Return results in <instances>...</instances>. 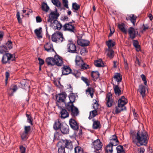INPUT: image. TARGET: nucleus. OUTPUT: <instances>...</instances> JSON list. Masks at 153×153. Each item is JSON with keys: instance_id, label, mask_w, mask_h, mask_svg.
Returning a JSON list of instances; mask_svg holds the SVG:
<instances>
[{"instance_id": "4468645a", "label": "nucleus", "mask_w": 153, "mask_h": 153, "mask_svg": "<svg viewBox=\"0 0 153 153\" xmlns=\"http://www.w3.org/2000/svg\"><path fill=\"white\" fill-rule=\"evenodd\" d=\"M106 100L107 106L108 107H111L113 104L112 95L110 94H107L106 95Z\"/></svg>"}, {"instance_id": "4c0bfd02", "label": "nucleus", "mask_w": 153, "mask_h": 153, "mask_svg": "<svg viewBox=\"0 0 153 153\" xmlns=\"http://www.w3.org/2000/svg\"><path fill=\"white\" fill-rule=\"evenodd\" d=\"M113 146L109 144L106 147L105 150L107 153H112Z\"/></svg>"}, {"instance_id": "473e14b6", "label": "nucleus", "mask_w": 153, "mask_h": 153, "mask_svg": "<svg viewBox=\"0 0 153 153\" xmlns=\"http://www.w3.org/2000/svg\"><path fill=\"white\" fill-rule=\"evenodd\" d=\"M94 64L97 67H101L104 66V64L101 59L95 61L94 62Z\"/></svg>"}, {"instance_id": "412c9836", "label": "nucleus", "mask_w": 153, "mask_h": 153, "mask_svg": "<svg viewBox=\"0 0 153 153\" xmlns=\"http://www.w3.org/2000/svg\"><path fill=\"white\" fill-rule=\"evenodd\" d=\"M128 33L130 38L131 39H133L135 37V32L134 28L132 27H130L128 29Z\"/></svg>"}, {"instance_id": "4be33fe9", "label": "nucleus", "mask_w": 153, "mask_h": 153, "mask_svg": "<svg viewBox=\"0 0 153 153\" xmlns=\"http://www.w3.org/2000/svg\"><path fill=\"white\" fill-rule=\"evenodd\" d=\"M17 87L16 85H12L11 86L10 89L8 90V93L10 96L13 95V93L15 92L17 89Z\"/></svg>"}, {"instance_id": "cd10ccee", "label": "nucleus", "mask_w": 153, "mask_h": 153, "mask_svg": "<svg viewBox=\"0 0 153 153\" xmlns=\"http://www.w3.org/2000/svg\"><path fill=\"white\" fill-rule=\"evenodd\" d=\"M61 143L59 142L58 143V153H65V148L62 145Z\"/></svg>"}, {"instance_id": "ea45409f", "label": "nucleus", "mask_w": 153, "mask_h": 153, "mask_svg": "<svg viewBox=\"0 0 153 153\" xmlns=\"http://www.w3.org/2000/svg\"><path fill=\"white\" fill-rule=\"evenodd\" d=\"M75 153H83V149L79 147H76L74 149Z\"/></svg>"}, {"instance_id": "09e8293b", "label": "nucleus", "mask_w": 153, "mask_h": 153, "mask_svg": "<svg viewBox=\"0 0 153 153\" xmlns=\"http://www.w3.org/2000/svg\"><path fill=\"white\" fill-rule=\"evenodd\" d=\"M62 3L63 5L65 7L68 9H69L68 5V0H62Z\"/></svg>"}, {"instance_id": "423d86ee", "label": "nucleus", "mask_w": 153, "mask_h": 153, "mask_svg": "<svg viewBox=\"0 0 153 153\" xmlns=\"http://www.w3.org/2000/svg\"><path fill=\"white\" fill-rule=\"evenodd\" d=\"M15 57L13 55L10 53H5L2 58V62L3 63H6L9 62L10 60L13 61Z\"/></svg>"}, {"instance_id": "5fc2aeb1", "label": "nucleus", "mask_w": 153, "mask_h": 153, "mask_svg": "<svg viewBox=\"0 0 153 153\" xmlns=\"http://www.w3.org/2000/svg\"><path fill=\"white\" fill-rule=\"evenodd\" d=\"M16 17L18 20V22L19 23H21L22 22V19L20 17V13L18 11L17 12V13L16 14Z\"/></svg>"}, {"instance_id": "5701e85b", "label": "nucleus", "mask_w": 153, "mask_h": 153, "mask_svg": "<svg viewBox=\"0 0 153 153\" xmlns=\"http://www.w3.org/2000/svg\"><path fill=\"white\" fill-rule=\"evenodd\" d=\"M61 117L62 118L65 119L68 117L69 114L67 110L65 108H62L60 111Z\"/></svg>"}, {"instance_id": "6e6d98bb", "label": "nucleus", "mask_w": 153, "mask_h": 153, "mask_svg": "<svg viewBox=\"0 0 153 153\" xmlns=\"http://www.w3.org/2000/svg\"><path fill=\"white\" fill-rule=\"evenodd\" d=\"M98 106L99 104L98 103L97 101H96L95 102H94L93 104V108L94 109V110H97V109L98 108Z\"/></svg>"}, {"instance_id": "338daca9", "label": "nucleus", "mask_w": 153, "mask_h": 153, "mask_svg": "<svg viewBox=\"0 0 153 153\" xmlns=\"http://www.w3.org/2000/svg\"><path fill=\"white\" fill-rule=\"evenodd\" d=\"M133 45L134 47L139 45L138 42L136 40H134L133 41Z\"/></svg>"}, {"instance_id": "2f4dec72", "label": "nucleus", "mask_w": 153, "mask_h": 153, "mask_svg": "<svg viewBox=\"0 0 153 153\" xmlns=\"http://www.w3.org/2000/svg\"><path fill=\"white\" fill-rule=\"evenodd\" d=\"M91 76L93 79L96 80L99 77L100 74L97 71H92L91 73Z\"/></svg>"}, {"instance_id": "b1692460", "label": "nucleus", "mask_w": 153, "mask_h": 153, "mask_svg": "<svg viewBox=\"0 0 153 153\" xmlns=\"http://www.w3.org/2000/svg\"><path fill=\"white\" fill-rule=\"evenodd\" d=\"M106 52L107 53V55L108 57L112 59L114 56V51L111 48H108L106 51Z\"/></svg>"}, {"instance_id": "c85d7f7f", "label": "nucleus", "mask_w": 153, "mask_h": 153, "mask_svg": "<svg viewBox=\"0 0 153 153\" xmlns=\"http://www.w3.org/2000/svg\"><path fill=\"white\" fill-rule=\"evenodd\" d=\"M70 111H71V115L74 116H77L79 114L78 109L75 106Z\"/></svg>"}, {"instance_id": "a878e982", "label": "nucleus", "mask_w": 153, "mask_h": 153, "mask_svg": "<svg viewBox=\"0 0 153 153\" xmlns=\"http://www.w3.org/2000/svg\"><path fill=\"white\" fill-rule=\"evenodd\" d=\"M118 27L120 30L123 33H126L127 31L125 24L123 23L119 24L118 25Z\"/></svg>"}, {"instance_id": "6e6552de", "label": "nucleus", "mask_w": 153, "mask_h": 153, "mask_svg": "<svg viewBox=\"0 0 153 153\" xmlns=\"http://www.w3.org/2000/svg\"><path fill=\"white\" fill-rule=\"evenodd\" d=\"M67 96L66 94L64 92H62L61 93L56 95V99L58 102H63L65 104V99Z\"/></svg>"}, {"instance_id": "3c124183", "label": "nucleus", "mask_w": 153, "mask_h": 153, "mask_svg": "<svg viewBox=\"0 0 153 153\" xmlns=\"http://www.w3.org/2000/svg\"><path fill=\"white\" fill-rule=\"evenodd\" d=\"M26 115L27 117V122L28 123H30L31 125H33L32 120H31V117L30 115L27 114H26Z\"/></svg>"}, {"instance_id": "49530a36", "label": "nucleus", "mask_w": 153, "mask_h": 153, "mask_svg": "<svg viewBox=\"0 0 153 153\" xmlns=\"http://www.w3.org/2000/svg\"><path fill=\"white\" fill-rule=\"evenodd\" d=\"M41 7L42 10H49V7L47 4L44 2L42 3Z\"/></svg>"}, {"instance_id": "20e7f679", "label": "nucleus", "mask_w": 153, "mask_h": 153, "mask_svg": "<svg viewBox=\"0 0 153 153\" xmlns=\"http://www.w3.org/2000/svg\"><path fill=\"white\" fill-rule=\"evenodd\" d=\"M51 39L52 41L59 43L62 42L65 39L61 32H57L52 34Z\"/></svg>"}, {"instance_id": "f704fd0d", "label": "nucleus", "mask_w": 153, "mask_h": 153, "mask_svg": "<svg viewBox=\"0 0 153 153\" xmlns=\"http://www.w3.org/2000/svg\"><path fill=\"white\" fill-rule=\"evenodd\" d=\"M62 123H61L60 121H58L57 122H55L53 125V128L55 130H57L60 128V127L62 126Z\"/></svg>"}, {"instance_id": "052dcab7", "label": "nucleus", "mask_w": 153, "mask_h": 153, "mask_svg": "<svg viewBox=\"0 0 153 153\" xmlns=\"http://www.w3.org/2000/svg\"><path fill=\"white\" fill-rule=\"evenodd\" d=\"M20 149L21 153H25V148L22 146H20Z\"/></svg>"}, {"instance_id": "9b49d317", "label": "nucleus", "mask_w": 153, "mask_h": 153, "mask_svg": "<svg viewBox=\"0 0 153 153\" xmlns=\"http://www.w3.org/2000/svg\"><path fill=\"white\" fill-rule=\"evenodd\" d=\"M68 52L71 53H77L76 47L75 45L71 42L68 45Z\"/></svg>"}, {"instance_id": "ddd939ff", "label": "nucleus", "mask_w": 153, "mask_h": 153, "mask_svg": "<svg viewBox=\"0 0 153 153\" xmlns=\"http://www.w3.org/2000/svg\"><path fill=\"white\" fill-rule=\"evenodd\" d=\"M60 130L63 134H68L69 132V127L66 124L63 123L62 124Z\"/></svg>"}, {"instance_id": "a18cd8bd", "label": "nucleus", "mask_w": 153, "mask_h": 153, "mask_svg": "<svg viewBox=\"0 0 153 153\" xmlns=\"http://www.w3.org/2000/svg\"><path fill=\"white\" fill-rule=\"evenodd\" d=\"M110 140H114V141H115V140L116 141H116L117 142H116L117 143H116L115 144L114 143V145H118V144L119 141L118 140V139H117V136L116 135H113L112 137H111L110 138Z\"/></svg>"}, {"instance_id": "774afa93", "label": "nucleus", "mask_w": 153, "mask_h": 153, "mask_svg": "<svg viewBox=\"0 0 153 153\" xmlns=\"http://www.w3.org/2000/svg\"><path fill=\"white\" fill-rule=\"evenodd\" d=\"M36 19L37 22H40L42 21L41 18L39 16H37L36 17Z\"/></svg>"}, {"instance_id": "f3484780", "label": "nucleus", "mask_w": 153, "mask_h": 153, "mask_svg": "<svg viewBox=\"0 0 153 153\" xmlns=\"http://www.w3.org/2000/svg\"><path fill=\"white\" fill-rule=\"evenodd\" d=\"M113 78L115 81L117 82V85H119V83L121 82L122 79L121 74L119 73H115Z\"/></svg>"}, {"instance_id": "864d4df0", "label": "nucleus", "mask_w": 153, "mask_h": 153, "mask_svg": "<svg viewBox=\"0 0 153 153\" xmlns=\"http://www.w3.org/2000/svg\"><path fill=\"white\" fill-rule=\"evenodd\" d=\"M80 65H81V68L83 69H86L88 68V65L86 64L83 63H81Z\"/></svg>"}, {"instance_id": "0e129e2a", "label": "nucleus", "mask_w": 153, "mask_h": 153, "mask_svg": "<svg viewBox=\"0 0 153 153\" xmlns=\"http://www.w3.org/2000/svg\"><path fill=\"white\" fill-rule=\"evenodd\" d=\"M82 79L88 85V79H87L84 77H82Z\"/></svg>"}, {"instance_id": "7c9ffc66", "label": "nucleus", "mask_w": 153, "mask_h": 153, "mask_svg": "<svg viewBox=\"0 0 153 153\" xmlns=\"http://www.w3.org/2000/svg\"><path fill=\"white\" fill-rule=\"evenodd\" d=\"M108 48H111L114 46L115 45V43L114 40L111 39L109 40L106 42Z\"/></svg>"}, {"instance_id": "c9c22d12", "label": "nucleus", "mask_w": 153, "mask_h": 153, "mask_svg": "<svg viewBox=\"0 0 153 153\" xmlns=\"http://www.w3.org/2000/svg\"><path fill=\"white\" fill-rule=\"evenodd\" d=\"M65 104L66 108L69 111H70V110L74 107L73 103L69 102L67 104Z\"/></svg>"}, {"instance_id": "393cba45", "label": "nucleus", "mask_w": 153, "mask_h": 153, "mask_svg": "<svg viewBox=\"0 0 153 153\" xmlns=\"http://www.w3.org/2000/svg\"><path fill=\"white\" fill-rule=\"evenodd\" d=\"M136 18L137 16L134 14H131L129 17L126 18L127 20H130L134 25H135Z\"/></svg>"}, {"instance_id": "bf43d9fd", "label": "nucleus", "mask_w": 153, "mask_h": 153, "mask_svg": "<svg viewBox=\"0 0 153 153\" xmlns=\"http://www.w3.org/2000/svg\"><path fill=\"white\" fill-rule=\"evenodd\" d=\"M38 60L39 61V64L40 66H42L44 64V61L43 59L39 58Z\"/></svg>"}, {"instance_id": "c03bdc74", "label": "nucleus", "mask_w": 153, "mask_h": 153, "mask_svg": "<svg viewBox=\"0 0 153 153\" xmlns=\"http://www.w3.org/2000/svg\"><path fill=\"white\" fill-rule=\"evenodd\" d=\"M72 7L74 10H79L80 8V5L76 2L72 4Z\"/></svg>"}, {"instance_id": "de8ad7c7", "label": "nucleus", "mask_w": 153, "mask_h": 153, "mask_svg": "<svg viewBox=\"0 0 153 153\" xmlns=\"http://www.w3.org/2000/svg\"><path fill=\"white\" fill-rule=\"evenodd\" d=\"M69 98L70 100L69 102L73 103L75 102V97L73 94L70 95L69 96Z\"/></svg>"}, {"instance_id": "1a4fd4ad", "label": "nucleus", "mask_w": 153, "mask_h": 153, "mask_svg": "<svg viewBox=\"0 0 153 153\" xmlns=\"http://www.w3.org/2000/svg\"><path fill=\"white\" fill-rule=\"evenodd\" d=\"M61 143L62 145L65 148H66L68 149H71L73 148L72 142L68 140H62L59 141Z\"/></svg>"}, {"instance_id": "e433bc0d", "label": "nucleus", "mask_w": 153, "mask_h": 153, "mask_svg": "<svg viewBox=\"0 0 153 153\" xmlns=\"http://www.w3.org/2000/svg\"><path fill=\"white\" fill-rule=\"evenodd\" d=\"M97 115V112L96 110H94L90 112V115L88 117L89 119H91L92 118L95 117Z\"/></svg>"}, {"instance_id": "4d7b16f0", "label": "nucleus", "mask_w": 153, "mask_h": 153, "mask_svg": "<svg viewBox=\"0 0 153 153\" xmlns=\"http://www.w3.org/2000/svg\"><path fill=\"white\" fill-rule=\"evenodd\" d=\"M12 42L10 41H8L6 44L5 46L8 47V48L10 49L12 48Z\"/></svg>"}, {"instance_id": "39448f33", "label": "nucleus", "mask_w": 153, "mask_h": 153, "mask_svg": "<svg viewBox=\"0 0 153 153\" xmlns=\"http://www.w3.org/2000/svg\"><path fill=\"white\" fill-rule=\"evenodd\" d=\"M59 14L57 12V10H55L54 11H52L49 14L48 22H52L53 21L57 20Z\"/></svg>"}, {"instance_id": "0eeeda50", "label": "nucleus", "mask_w": 153, "mask_h": 153, "mask_svg": "<svg viewBox=\"0 0 153 153\" xmlns=\"http://www.w3.org/2000/svg\"><path fill=\"white\" fill-rule=\"evenodd\" d=\"M91 145L92 147L96 151H99L100 150L102 146V143L99 139H97L94 141Z\"/></svg>"}, {"instance_id": "e2e57ef3", "label": "nucleus", "mask_w": 153, "mask_h": 153, "mask_svg": "<svg viewBox=\"0 0 153 153\" xmlns=\"http://www.w3.org/2000/svg\"><path fill=\"white\" fill-rule=\"evenodd\" d=\"M117 142L116 141V140L115 141H114V140H110V142L109 143V144H111V145H112L113 146H117V145H114V143L116 144L117 143Z\"/></svg>"}, {"instance_id": "37998d69", "label": "nucleus", "mask_w": 153, "mask_h": 153, "mask_svg": "<svg viewBox=\"0 0 153 153\" xmlns=\"http://www.w3.org/2000/svg\"><path fill=\"white\" fill-rule=\"evenodd\" d=\"M100 126V122L98 121H95L93 124V128L94 129H97Z\"/></svg>"}, {"instance_id": "f03ea898", "label": "nucleus", "mask_w": 153, "mask_h": 153, "mask_svg": "<svg viewBox=\"0 0 153 153\" xmlns=\"http://www.w3.org/2000/svg\"><path fill=\"white\" fill-rule=\"evenodd\" d=\"M46 62L48 65L52 66L56 65L58 66H61L63 62L59 56H55L54 58L49 57L46 59Z\"/></svg>"}, {"instance_id": "603ef678", "label": "nucleus", "mask_w": 153, "mask_h": 153, "mask_svg": "<svg viewBox=\"0 0 153 153\" xmlns=\"http://www.w3.org/2000/svg\"><path fill=\"white\" fill-rule=\"evenodd\" d=\"M87 92H88L90 94L91 97H92L93 95V89L91 88H88V89L86 90V91Z\"/></svg>"}, {"instance_id": "bb28decb", "label": "nucleus", "mask_w": 153, "mask_h": 153, "mask_svg": "<svg viewBox=\"0 0 153 153\" xmlns=\"http://www.w3.org/2000/svg\"><path fill=\"white\" fill-rule=\"evenodd\" d=\"M42 28L41 27H39L38 29H36L34 30L35 34L36 35L37 37L39 38H42Z\"/></svg>"}, {"instance_id": "13d9d810", "label": "nucleus", "mask_w": 153, "mask_h": 153, "mask_svg": "<svg viewBox=\"0 0 153 153\" xmlns=\"http://www.w3.org/2000/svg\"><path fill=\"white\" fill-rule=\"evenodd\" d=\"M24 132L28 133L30 130V126H25V127Z\"/></svg>"}, {"instance_id": "f8f14e48", "label": "nucleus", "mask_w": 153, "mask_h": 153, "mask_svg": "<svg viewBox=\"0 0 153 153\" xmlns=\"http://www.w3.org/2000/svg\"><path fill=\"white\" fill-rule=\"evenodd\" d=\"M51 23V25L55 30H59L62 27V25L57 20H55Z\"/></svg>"}, {"instance_id": "aec40b11", "label": "nucleus", "mask_w": 153, "mask_h": 153, "mask_svg": "<svg viewBox=\"0 0 153 153\" xmlns=\"http://www.w3.org/2000/svg\"><path fill=\"white\" fill-rule=\"evenodd\" d=\"M44 47L45 50L48 52L54 51V49L53 48V45L50 43H47L44 45Z\"/></svg>"}, {"instance_id": "c756f323", "label": "nucleus", "mask_w": 153, "mask_h": 153, "mask_svg": "<svg viewBox=\"0 0 153 153\" xmlns=\"http://www.w3.org/2000/svg\"><path fill=\"white\" fill-rule=\"evenodd\" d=\"M139 88L140 94L143 97L146 92L145 87L143 85H141L139 86Z\"/></svg>"}, {"instance_id": "6ab92c4d", "label": "nucleus", "mask_w": 153, "mask_h": 153, "mask_svg": "<svg viewBox=\"0 0 153 153\" xmlns=\"http://www.w3.org/2000/svg\"><path fill=\"white\" fill-rule=\"evenodd\" d=\"M78 45L82 46H86L89 45V42L83 39L79 40L77 42Z\"/></svg>"}, {"instance_id": "72a5a7b5", "label": "nucleus", "mask_w": 153, "mask_h": 153, "mask_svg": "<svg viewBox=\"0 0 153 153\" xmlns=\"http://www.w3.org/2000/svg\"><path fill=\"white\" fill-rule=\"evenodd\" d=\"M51 2L54 6L58 8L61 7V3L59 0H52Z\"/></svg>"}, {"instance_id": "7ed1b4c3", "label": "nucleus", "mask_w": 153, "mask_h": 153, "mask_svg": "<svg viewBox=\"0 0 153 153\" xmlns=\"http://www.w3.org/2000/svg\"><path fill=\"white\" fill-rule=\"evenodd\" d=\"M141 145H146L148 142V135L146 132L138 131L135 137Z\"/></svg>"}, {"instance_id": "a19ab883", "label": "nucleus", "mask_w": 153, "mask_h": 153, "mask_svg": "<svg viewBox=\"0 0 153 153\" xmlns=\"http://www.w3.org/2000/svg\"><path fill=\"white\" fill-rule=\"evenodd\" d=\"M75 62L76 64L78 65H80L81 63H83V61L81 59L80 57L78 56L76 57Z\"/></svg>"}, {"instance_id": "f257e3e1", "label": "nucleus", "mask_w": 153, "mask_h": 153, "mask_svg": "<svg viewBox=\"0 0 153 153\" xmlns=\"http://www.w3.org/2000/svg\"><path fill=\"white\" fill-rule=\"evenodd\" d=\"M127 102V100L124 96H122L118 100V106L115 107V110H113V112L115 114H118L120 111L125 110L126 109L125 105Z\"/></svg>"}, {"instance_id": "2eb2a0df", "label": "nucleus", "mask_w": 153, "mask_h": 153, "mask_svg": "<svg viewBox=\"0 0 153 153\" xmlns=\"http://www.w3.org/2000/svg\"><path fill=\"white\" fill-rule=\"evenodd\" d=\"M69 124L71 127L74 130L78 129L79 126L75 120L73 119H71L70 120Z\"/></svg>"}, {"instance_id": "680f3d73", "label": "nucleus", "mask_w": 153, "mask_h": 153, "mask_svg": "<svg viewBox=\"0 0 153 153\" xmlns=\"http://www.w3.org/2000/svg\"><path fill=\"white\" fill-rule=\"evenodd\" d=\"M10 74L8 72H6V79H5V83L6 84H7V80L8 79V78Z\"/></svg>"}, {"instance_id": "79ce46f5", "label": "nucleus", "mask_w": 153, "mask_h": 153, "mask_svg": "<svg viewBox=\"0 0 153 153\" xmlns=\"http://www.w3.org/2000/svg\"><path fill=\"white\" fill-rule=\"evenodd\" d=\"M7 46H0V53L1 54L7 51Z\"/></svg>"}, {"instance_id": "8fccbe9b", "label": "nucleus", "mask_w": 153, "mask_h": 153, "mask_svg": "<svg viewBox=\"0 0 153 153\" xmlns=\"http://www.w3.org/2000/svg\"><path fill=\"white\" fill-rule=\"evenodd\" d=\"M21 137L23 140H26L27 139L28 137V133H27L24 132L21 135Z\"/></svg>"}, {"instance_id": "69168bd1", "label": "nucleus", "mask_w": 153, "mask_h": 153, "mask_svg": "<svg viewBox=\"0 0 153 153\" xmlns=\"http://www.w3.org/2000/svg\"><path fill=\"white\" fill-rule=\"evenodd\" d=\"M62 20L64 21H67L68 20V18L67 16H64L62 17Z\"/></svg>"}, {"instance_id": "58836bf2", "label": "nucleus", "mask_w": 153, "mask_h": 153, "mask_svg": "<svg viewBox=\"0 0 153 153\" xmlns=\"http://www.w3.org/2000/svg\"><path fill=\"white\" fill-rule=\"evenodd\" d=\"M117 153H125L123 146L120 145H118L116 147Z\"/></svg>"}, {"instance_id": "a211bd4d", "label": "nucleus", "mask_w": 153, "mask_h": 153, "mask_svg": "<svg viewBox=\"0 0 153 153\" xmlns=\"http://www.w3.org/2000/svg\"><path fill=\"white\" fill-rule=\"evenodd\" d=\"M119 85H113V88L114 93L116 95L119 96L121 94L122 92L121 91V88L119 86Z\"/></svg>"}, {"instance_id": "9d476101", "label": "nucleus", "mask_w": 153, "mask_h": 153, "mask_svg": "<svg viewBox=\"0 0 153 153\" xmlns=\"http://www.w3.org/2000/svg\"><path fill=\"white\" fill-rule=\"evenodd\" d=\"M63 28L64 31L67 30L71 32H73L74 31V25H71V22L65 24L63 25Z\"/></svg>"}, {"instance_id": "dca6fc26", "label": "nucleus", "mask_w": 153, "mask_h": 153, "mask_svg": "<svg viewBox=\"0 0 153 153\" xmlns=\"http://www.w3.org/2000/svg\"><path fill=\"white\" fill-rule=\"evenodd\" d=\"M62 73L63 75H67L71 73V70L68 66H64L62 68Z\"/></svg>"}]
</instances>
